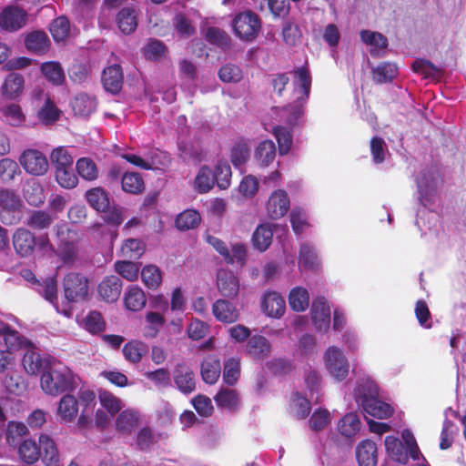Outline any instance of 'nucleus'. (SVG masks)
I'll use <instances>...</instances> for the list:
<instances>
[{"mask_svg": "<svg viewBox=\"0 0 466 466\" xmlns=\"http://www.w3.org/2000/svg\"><path fill=\"white\" fill-rule=\"evenodd\" d=\"M311 319L316 329L327 331L330 323V308L324 297L316 298L310 309Z\"/></svg>", "mask_w": 466, "mask_h": 466, "instance_id": "obj_12", "label": "nucleus"}, {"mask_svg": "<svg viewBox=\"0 0 466 466\" xmlns=\"http://www.w3.org/2000/svg\"><path fill=\"white\" fill-rule=\"evenodd\" d=\"M212 313L217 320L223 323H234L238 319L237 308L226 299H217L212 305Z\"/></svg>", "mask_w": 466, "mask_h": 466, "instance_id": "obj_22", "label": "nucleus"}, {"mask_svg": "<svg viewBox=\"0 0 466 466\" xmlns=\"http://www.w3.org/2000/svg\"><path fill=\"white\" fill-rule=\"evenodd\" d=\"M356 459L359 466H376L378 463V450L371 440H363L356 447Z\"/></svg>", "mask_w": 466, "mask_h": 466, "instance_id": "obj_18", "label": "nucleus"}, {"mask_svg": "<svg viewBox=\"0 0 466 466\" xmlns=\"http://www.w3.org/2000/svg\"><path fill=\"white\" fill-rule=\"evenodd\" d=\"M217 406L228 411H236L240 403L238 392L235 389L222 387L214 396Z\"/></svg>", "mask_w": 466, "mask_h": 466, "instance_id": "obj_27", "label": "nucleus"}, {"mask_svg": "<svg viewBox=\"0 0 466 466\" xmlns=\"http://www.w3.org/2000/svg\"><path fill=\"white\" fill-rule=\"evenodd\" d=\"M13 246L21 257L31 256L36 246V237L30 229L18 228L13 234Z\"/></svg>", "mask_w": 466, "mask_h": 466, "instance_id": "obj_10", "label": "nucleus"}, {"mask_svg": "<svg viewBox=\"0 0 466 466\" xmlns=\"http://www.w3.org/2000/svg\"><path fill=\"white\" fill-rule=\"evenodd\" d=\"M121 290L122 281L119 277L115 275L106 277L97 287L99 296L106 302L116 301Z\"/></svg>", "mask_w": 466, "mask_h": 466, "instance_id": "obj_15", "label": "nucleus"}, {"mask_svg": "<svg viewBox=\"0 0 466 466\" xmlns=\"http://www.w3.org/2000/svg\"><path fill=\"white\" fill-rule=\"evenodd\" d=\"M25 46L35 55H44L50 48V40L47 34L43 30H35L25 36Z\"/></svg>", "mask_w": 466, "mask_h": 466, "instance_id": "obj_17", "label": "nucleus"}, {"mask_svg": "<svg viewBox=\"0 0 466 466\" xmlns=\"http://www.w3.org/2000/svg\"><path fill=\"white\" fill-rule=\"evenodd\" d=\"M144 284L150 289H157L162 283V273L158 267L147 265L141 270Z\"/></svg>", "mask_w": 466, "mask_h": 466, "instance_id": "obj_56", "label": "nucleus"}, {"mask_svg": "<svg viewBox=\"0 0 466 466\" xmlns=\"http://www.w3.org/2000/svg\"><path fill=\"white\" fill-rule=\"evenodd\" d=\"M272 239L273 225L270 223H262L254 230L251 237V244L256 250L264 252L270 247Z\"/></svg>", "mask_w": 466, "mask_h": 466, "instance_id": "obj_23", "label": "nucleus"}, {"mask_svg": "<svg viewBox=\"0 0 466 466\" xmlns=\"http://www.w3.org/2000/svg\"><path fill=\"white\" fill-rule=\"evenodd\" d=\"M55 218H56L46 210L33 209L28 211L25 224L28 229L44 231L51 227Z\"/></svg>", "mask_w": 466, "mask_h": 466, "instance_id": "obj_21", "label": "nucleus"}, {"mask_svg": "<svg viewBox=\"0 0 466 466\" xmlns=\"http://www.w3.org/2000/svg\"><path fill=\"white\" fill-rule=\"evenodd\" d=\"M195 184L199 193L208 192L215 184L211 168L207 166L201 167L196 177Z\"/></svg>", "mask_w": 466, "mask_h": 466, "instance_id": "obj_61", "label": "nucleus"}, {"mask_svg": "<svg viewBox=\"0 0 466 466\" xmlns=\"http://www.w3.org/2000/svg\"><path fill=\"white\" fill-rule=\"evenodd\" d=\"M40 384L46 393L56 396L74 389V375L67 366L51 358L47 360L46 369L41 375Z\"/></svg>", "mask_w": 466, "mask_h": 466, "instance_id": "obj_1", "label": "nucleus"}, {"mask_svg": "<svg viewBox=\"0 0 466 466\" xmlns=\"http://www.w3.org/2000/svg\"><path fill=\"white\" fill-rule=\"evenodd\" d=\"M22 202L13 189H0V219L5 225H13L18 221L14 213L20 210Z\"/></svg>", "mask_w": 466, "mask_h": 466, "instance_id": "obj_7", "label": "nucleus"}, {"mask_svg": "<svg viewBox=\"0 0 466 466\" xmlns=\"http://www.w3.org/2000/svg\"><path fill=\"white\" fill-rule=\"evenodd\" d=\"M122 189L129 194L138 195L145 189V182L137 172H126L121 177Z\"/></svg>", "mask_w": 466, "mask_h": 466, "instance_id": "obj_38", "label": "nucleus"}, {"mask_svg": "<svg viewBox=\"0 0 466 466\" xmlns=\"http://www.w3.org/2000/svg\"><path fill=\"white\" fill-rule=\"evenodd\" d=\"M214 180L220 189H227L231 182V167L227 161H219L213 171Z\"/></svg>", "mask_w": 466, "mask_h": 466, "instance_id": "obj_60", "label": "nucleus"}, {"mask_svg": "<svg viewBox=\"0 0 466 466\" xmlns=\"http://www.w3.org/2000/svg\"><path fill=\"white\" fill-rule=\"evenodd\" d=\"M387 452L396 461L404 462L407 461V456L404 453V446L399 438L389 435L384 441Z\"/></svg>", "mask_w": 466, "mask_h": 466, "instance_id": "obj_62", "label": "nucleus"}, {"mask_svg": "<svg viewBox=\"0 0 466 466\" xmlns=\"http://www.w3.org/2000/svg\"><path fill=\"white\" fill-rule=\"evenodd\" d=\"M123 79V72L119 65H113L105 68L101 77L104 88L112 94H117L121 90Z\"/></svg>", "mask_w": 466, "mask_h": 466, "instance_id": "obj_20", "label": "nucleus"}, {"mask_svg": "<svg viewBox=\"0 0 466 466\" xmlns=\"http://www.w3.org/2000/svg\"><path fill=\"white\" fill-rule=\"evenodd\" d=\"M24 84L25 79L22 75L8 74L1 87L2 96L11 100L17 98L23 93Z\"/></svg>", "mask_w": 466, "mask_h": 466, "instance_id": "obj_30", "label": "nucleus"}, {"mask_svg": "<svg viewBox=\"0 0 466 466\" xmlns=\"http://www.w3.org/2000/svg\"><path fill=\"white\" fill-rule=\"evenodd\" d=\"M116 24L121 32L129 35L134 32L137 26V12L132 7L122 8L116 15Z\"/></svg>", "mask_w": 466, "mask_h": 466, "instance_id": "obj_35", "label": "nucleus"}, {"mask_svg": "<svg viewBox=\"0 0 466 466\" xmlns=\"http://www.w3.org/2000/svg\"><path fill=\"white\" fill-rule=\"evenodd\" d=\"M61 110L56 106L50 96H46L44 105L37 111V118L44 125H51L60 117Z\"/></svg>", "mask_w": 466, "mask_h": 466, "instance_id": "obj_48", "label": "nucleus"}, {"mask_svg": "<svg viewBox=\"0 0 466 466\" xmlns=\"http://www.w3.org/2000/svg\"><path fill=\"white\" fill-rule=\"evenodd\" d=\"M255 159L262 167H268L276 157V147L272 140H264L258 144L255 150Z\"/></svg>", "mask_w": 466, "mask_h": 466, "instance_id": "obj_39", "label": "nucleus"}, {"mask_svg": "<svg viewBox=\"0 0 466 466\" xmlns=\"http://www.w3.org/2000/svg\"><path fill=\"white\" fill-rule=\"evenodd\" d=\"M272 133L278 142L279 154L281 156L287 155L293 143L291 131L285 127L276 126Z\"/></svg>", "mask_w": 466, "mask_h": 466, "instance_id": "obj_55", "label": "nucleus"}, {"mask_svg": "<svg viewBox=\"0 0 466 466\" xmlns=\"http://www.w3.org/2000/svg\"><path fill=\"white\" fill-rule=\"evenodd\" d=\"M302 37V32L299 25L293 21L288 20L282 26V38L289 46H297Z\"/></svg>", "mask_w": 466, "mask_h": 466, "instance_id": "obj_59", "label": "nucleus"}, {"mask_svg": "<svg viewBox=\"0 0 466 466\" xmlns=\"http://www.w3.org/2000/svg\"><path fill=\"white\" fill-rule=\"evenodd\" d=\"M299 267L304 269L314 270L319 267V258L314 248L304 243L299 248Z\"/></svg>", "mask_w": 466, "mask_h": 466, "instance_id": "obj_45", "label": "nucleus"}, {"mask_svg": "<svg viewBox=\"0 0 466 466\" xmlns=\"http://www.w3.org/2000/svg\"><path fill=\"white\" fill-rule=\"evenodd\" d=\"M56 182L64 188H74L78 184V177L75 174L73 166L55 171Z\"/></svg>", "mask_w": 466, "mask_h": 466, "instance_id": "obj_64", "label": "nucleus"}, {"mask_svg": "<svg viewBox=\"0 0 466 466\" xmlns=\"http://www.w3.org/2000/svg\"><path fill=\"white\" fill-rule=\"evenodd\" d=\"M146 325L144 328V336L146 338H156L160 329L164 326L166 319L163 314L156 311H148L145 315Z\"/></svg>", "mask_w": 466, "mask_h": 466, "instance_id": "obj_42", "label": "nucleus"}, {"mask_svg": "<svg viewBox=\"0 0 466 466\" xmlns=\"http://www.w3.org/2000/svg\"><path fill=\"white\" fill-rule=\"evenodd\" d=\"M360 38L362 42L372 47L370 51L372 56H380V51L385 50L388 46L387 37L379 32L361 30Z\"/></svg>", "mask_w": 466, "mask_h": 466, "instance_id": "obj_33", "label": "nucleus"}, {"mask_svg": "<svg viewBox=\"0 0 466 466\" xmlns=\"http://www.w3.org/2000/svg\"><path fill=\"white\" fill-rule=\"evenodd\" d=\"M41 457L46 465H53L59 462V452L55 441L47 434L39 436Z\"/></svg>", "mask_w": 466, "mask_h": 466, "instance_id": "obj_31", "label": "nucleus"}, {"mask_svg": "<svg viewBox=\"0 0 466 466\" xmlns=\"http://www.w3.org/2000/svg\"><path fill=\"white\" fill-rule=\"evenodd\" d=\"M19 163L26 173L36 177L46 175L49 167L46 157L37 149L24 150Z\"/></svg>", "mask_w": 466, "mask_h": 466, "instance_id": "obj_8", "label": "nucleus"}, {"mask_svg": "<svg viewBox=\"0 0 466 466\" xmlns=\"http://www.w3.org/2000/svg\"><path fill=\"white\" fill-rule=\"evenodd\" d=\"M43 76L54 86H62L65 83V72L59 62L48 61L40 66Z\"/></svg>", "mask_w": 466, "mask_h": 466, "instance_id": "obj_34", "label": "nucleus"}, {"mask_svg": "<svg viewBox=\"0 0 466 466\" xmlns=\"http://www.w3.org/2000/svg\"><path fill=\"white\" fill-rule=\"evenodd\" d=\"M221 373L220 360L215 355L206 357L200 365V374L203 381L207 384H215Z\"/></svg>", "mask_w": 466, "mask_h": 466, "instance_id": "obj_25", "label": "nucleus"}, {"mask_svg": "<svg viewBox=\"0 0 466 466\" xmlns=\"http://www.w3.org/2000/svg\"><path fill=\"white\" fill-rule=\"evenodd\" d=\"M325 367L331 377L338 381L345 380L349 374L350 364L342 350L330 346L324 353Z\"/></svg>", "mask_w": 466, "mask_h": 466, "instance_id": "obj_6", "label": "nucleus"}, {"mask_svg": "<svg viewBox=\"0 0 466 466\" xmlns=\"http://www.w3.org/2000/svg\"><path fill=\"white\" fill-rule=\"evenodd\" d=\"M173 380L178 390L184 394H190L196 390L194 372L184 362L177 363L175 366Z\"/></svg>", "mask_w": 466, "mask_h": 466, "instance_id": "obj_14", "label": "nucleus"}, {"mask_svg": "<svg viewBox=\"0 0 466 466\" xmlns=\"http://www.w3.org/2000/svg\"><path fill=\"white\" fill-rule=\"evenodd\" d=\"M87 203L97 212H106L110 205L108 193L101 187H93L86 191Z\"/></svg>", "mask_w": 466, "mask_h": 466, "instance_id": "obj_32", "label": "nucleus"}, {"mask_svg": "<svg viewBox=\"0 0 466 466\" xmlns=\"http://www.w3.org/2000/svg\"><path fill=\"white\" fill-rule=\"evenodd\" d=\"M246 350L250 358L263 360L269 356L271 345L264 336L254 335L248 339Z\"/></svg>", "mask_w": 466, "mask_h": 466, "instance_id": "obj_24", "label": "nucleus"}, {"mask_svg": "<svg viewBox=\"0 0 466 466\" xmlns=\"http://www.w3.org/2000/svg\"><path fill=\"white\" fill-rule=\"evenodd\" d=\"M293 75L295 86L301 89L302 96L304 100H308L311 88V75L309 69L306 66H302L293 69L290 72Z\"/></svg>", "mask_w": 466, "mask_h": 466, "instance_id": "obj_37", "label": "nucleus"}, {"mask_svg": "<svg viewBox=\"0 0 466 466\" xmlns=\"http://www.w3.org/2000/svg\"><path fill=\"white\" fill-rule=\"evenodd\" d=\"M76 168L78 175L85 180L93 181L98 177L96 163L88 157H81L76 161Z\"/></svg>", "mask_w": 466, "mask_h": 466, "instance_id": "obj_57", "label": "nucleus"}, {"mask_svg": "<svg viewBox=\"0 0 466 466\" xmlns=\"http://www.w3.org/2000/svg\"><path fill=\"white\" fill-rule=\"evenodd\" d=\"M355 400L364 413L382 420L391 417L394 409L379 399V390L373 381L359 383L355 390Z\"/></svg>", "mask_w": 466, "mask_h": 466, "instance_id": "obj_2", "label": "nucleus"}, {"mask_svg": "<svg viewBox=\"0 0 466 466\" xmlns=\"http://www.w3.org/2000/svg\"><path fill=\"white\" fill-rule=\"evenodd\" d=\"M28 429L25 423L10 420L5 428V441L11 447H16L21 443V439L27 435Z\"/></svg>", "mask_w": 466, "mask_h": 466, "instance_id": "obj_41", "label": "nucleus"}, {"mask_svg": "<svg viewBox=\"0 0 466 466\" xmlns=\"http://www.w3.org/2000/svg\"><path fill=\"white\" fill-rule=\"evenodd\" d=\"M361 422L356 413H347L338 422L339 432L346 437L351 438L357 434L360 429Z\"/></svg>", "mask_w": 466, "mask_h": 466, "instance_id": "obj_46", "label": "nucleus"}, {"mask_svg": "<svg viewBox=\"0 0 466 466\" xmlns=\"http://www.w3.org/2000/svg\"><path fill=\"white\" fill-rule=\"evenodd\" d=\"M97 101L96 97L90 96L86 94H78L76 96L72 107L75 114L87 116L96 111Z\"/></svg>", "mask_w": 466, "mask_h": 466, "instance_id": "obj_40", "label": "nucleus"}, {"mask_svg": "<svg viewBox=\"0 0 466 466\" xmlns=\"http://www.w3.org/2000/svg\"><path fill=\"white\" fill-rule=\"evenodd\" d=\"M249 157V147L247 140H238L231 148L230 160L232 165L238 168L245 164Z\"/></svg>", "mask_w": 466, "mask_h": 466, "instance_id": "obj_52", "label": "nucleus"}, {"mask_svg": "<svg viewBox=\"0 0 466 466\" xmlns=\"http://www.w3.org/2000/svg\"><path fill=\"white\" fill-rule=\"evenodd\" d=\"M50 162L55 171H56L57 169L73 166L74 158L66 147H57L50 154Z\"/></svg>", "mask_w": 466, "mask_h": 466, "instance_id": "obj_53", "label": "nucleus"}, {"mask_svg": "<svg viewBox=\"0 0 466 466\" xmlns=\"http://www.w3.org/2000/svg\"><path fill=\"white\" fill-rule=\"evenodd\" d=\"M56 236L58 239L55 251L58 260L66 266H73L78 259L80 236L76 230L69 228L66 224L56 226Z\"/></svg>", "mask_w": 466, "mask_h": 466, "instance_id": "obj_3", "label": "nucleus"}, {"mask_svg": "<svg viewBox=\"0 0 466 466\" xmlns=\"http://www.w3.org/2000/svg\"><path fill=\"white\" fill-rule=\"evenodd\" d=\"M49 31L56 42L65 41L70 32L69 20L66 16H59L53 20Z\"/></svg>", "mask_w": 466, "mask_h": 466, "instance_id": "obj_58", "label": "nucleus"}, {"mask_svg": "<svg viewBox=\"0 0 466 466\" xmlns=\"http://www.w3.org/2000/svg\"><path fill=\"white\" fill-rule=\"evenodd\" d=\"M290 207L289 198L285 190H274L267 202V214L271 219L284 217Z\"/></svg>", "mask_w": 466, "mask_h": 466, "instance_id": "obj_9", "label": "nucleus"}, {"mask_svg": "<svg viewBox=\"0 0 466 466\" xmlns=\"http://www.w3.org/2000/svg\"><path fill=\"white\" fill-rule=\"evenodd\" d=\"M24 198L30 206L35 208L42 206L46 200L44 188L37 182L28 183L25 187Z\"/></svg>", "mask_w": 466, "mask_h": 466, "instance_id": "obj_51", "label": "nucleus"}, {"mask_svg": "<svg viewBox=\"0 0 466 466\" xmlns=\"http://www.w3.org/2000/svg\"><path fill=\"white\" fill-rule=\"evenodd\" d=\"M37 292L52 304L57 303V281L55 277L46 278L35 287Z\"/></svg>", "mask_w": 466, "mask_h": 466, "instance_id": "obj_54", "label": "nucleus"}, {"mask_svg": "<svg viewBox=\"0 0 466 466\" xmlns=\"http://www.w3.org/2000/svg\"><path fill=\"white\" fill-rule=\"evenodd\" d=\"M0 114L5 124L15 127L23 126L26 119L21 106L15 103L1 105Z\"/></svg>", "mask_w": 466, "mask_h": 466, "instance_id": "obj_28", "label": "nucleus"}, {"mask_svg": "<svg viewBox=\"0 0 466 466\" xmlns=\"http://www.w3.org/2000/svg\"><path fill=\"white\" fill-rule=\"evenodd\" d=\"M240 377V363L235 358L228 359L223 369V380L228 386H233L237 383Z\"/></svg>", "mask_w": 466, "mask_h": 466, "instance_id": "obj_63", "label": "nucleus"}, {"mask_svg": "<svg viewBox=\"0 0 466 466\" xmlns=\"http://www.w3.org/2000/svg\"><path fill=\"white\" fill-rule=\"evenodd\" d=\"M397 75L398 67L390 62H382L372 69V79L378 84L391 82Z\"/></svg>", "mask_w": 466, "mask_h": 466, "instance_id": "obj_44", "label": "nucleus"}, {"mask_svg": "<svg viewBox=\"0 0 466 466\" xmlns=\"http://www.w3.org/2000/svg\"><path fill=\"white\" fill-rule=\"evenodd\" d=\"M261 309L267 316L279 318L286 309L285 299L276 291L266 292L261 301Z\"/></svg>", "mask_w": 466, "mask_h": 466, "instance_id": "obj_19", "label": "nucleus"}, {"mask_svg": "<svg viewBox=\"0 0 466 466\" xmlns=\"http://www.w3.org/2000/svg\"><path fill=\"white\" fill-rule=\"evenodd\" d=\"M201 221L200 214L194 209H186L176 218V227L181 231L197 228Z\"/></svg>", "mask_w": 466, "mask_h": 466, "instance_id": "obj_49", "label": "nucleus"}, {"mask_svg": "<svg viewBox=\"0 0 466 466\" xmlns=\"http://www.w3.org/2000/svg\"><path fill=\"white\" fill-rule=\"evenodd\" d=\"M3 327L0 329V336H3L6 350L14 351L21 349L27 348L31 342L21 336L19 332L12 329L8 324L2 323Z\"/></svg>", "mask_w": 466, "mask_h": 466, "instance_id": "obj_26", "label": "nucleus"}, {"mask_svg": "<svg viewBox=\"0 0 466 466\" xmlns=\"http://www.w3.org/2000/svg\"><path fill=\"white\" fill-rule=\"evenodd\" d=\"M289 303L294 311H304L309 307V303L308 290L301 287L292 289L289 295Z\"/></svg>", "mask_w": 466, "mask_h": 466, "instance_id": "obj_50", "label": "nucleus"}, {"mask_svg": "<svg viewBox=\"0 0 466 466\" xmlns=\"http://www.w3.org/2000/svg\"><path fill=\"white\" fill-rule=\"evenodd\" d=\"M62 287L66 299L71 303H78L88 297L89 279L83 273L70 271L64 276Z\"/></svg>", "mask_w": 466, "mask_h": 466, "instance_id": "obj_4", "label": "nucleus"}, {"mask_svg": "<svg viewBox=\"0 0 466 466\" xmlns=\"http://www.w3.org/2000/svg\"><path fill=\"white\" fill-rule=\"evenodd\" d=\"M125 306L131 311L141 310L147 302L144 291L138 287H130L125 294Z\"/></svg>", "mask_w": 466, "mask_h": 466, "instance_id": "obj_47", "label": "nucleus"}, {"mask_svg": "<svg viewBox=\"0 0 466 466\" xmlns=\"http://www.w3.org/2000/svg\"><path fill=\"white\" fill-rule=\"evenodd\" d=\"M27 20V13L17 6H7L0 14V26L14 32L22 28Z\"/></svg>", "mask_w": 466, "mask_h": 466, "instance_id": "obj_11", "label": "nucleus"}, {"mask_svg": "<svg viewBox=\"0 0 466 466\" xmlns=\"http://www.w3.org/2000/svg\"><path fill=\"white\" fill-rule=\"evenodd\" d=\"M78 413V401L73 395H64L57 407V414L62 422L69 423L75 420Z\"/></svg>", "mask_w": 466, "mask_h": 466, "instance_id": "obj_29", "label": "nucleus"}, {"mask_svg": "<svg viewBox=\"0 0 466 466\" xmlns=\"http://www.w3.org/2000/svg\"><path fill=\"white\" fill-rule=\"evenodd\" d=\"M122 352L126 360L137 364L147 354V347L144 342L131 340L124 345Z\"/></svg>", "mask_w": 466, "mask_h": 466, "instance_id": "obj_43", "label": "nucleus"}, {"mask_svg": "<svg viewBox=\"0 0 466 466\" xmlns=\"http://www.w3.org/2000/svg\"><path fill=\"white\" fill-rule=\"evenodd\" d=\"M17 450L20 459L27 464L36 462L42 454L39 445L35 441L31 439H26L21 441L17 446Z\"/></svg>", "mask_w": 466, "mask_h": 466, "instance_id": "obj_36", "label": "nucleus"}, {"mask_svg": "<svg viewBox=\"0 0 466 466\" xmlns=\"http://www.w3.org/2000/svg\"><path fill=\"white\" fill-rule=\"evenodd\" d=\"M49 359L50 358L43 359L31 343L27 348H25V352L22 359V364L27 374L35 375L40 371H42V373L44 372L46 369L47 360Z\"/></svg>", "mask_w": 466, "mask_h": 466, "instance_id": "obj_16", "label": "nucleus"}, {"mask_svg": "<svg viewBox=\"0 0 466 466\" xmlns=\"http://www.w3.org/2000/svg\"><path fill=\"white\" fill-rule=\"evenodd\" d=\"M217 287L222 297L233 299L239 291V279L231 270L219 269L217 274Z\"/></svg>", "mask_w": 466, "mask_h": 466, "instance_id": "obj_13", "label": "nucleus"}, {"mask_svg": "<svg viewBox=\"0 0 466 466\" xmlns=\"http://www.w3.org/2000/svg\"><path fill=\"white\" fill-rule=\"evenodd\" d=\"M233 28L240 39L253 41L260 31L261 20L256 13L248 10L236 15L233 20Z\"/></svg>", "mask_w": 466, "mask_h": 466, "instance_id": "obj_5", "label": "nucleus"}]
</instances>
